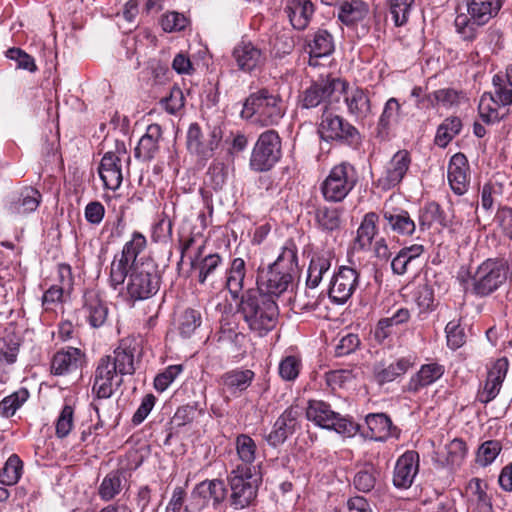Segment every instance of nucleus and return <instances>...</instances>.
I'll return each mask as SVG.
<instances>
[{"instance_id": "58", "label": "nucleus", "mask_w": 512, "mask_h": 512, "mask_svg": "<svg viewBox=\"0 0 512 512\" xmlns=\"http://www.w3.org/2000/svg\"><path fill=\"white\" fill-rule=\"evenodd\" d=\"M75 408L65 403L55 422V435L57 438H66L74 427Z\"/></svg>"}, {"instance_id": "3", "label": "nucleus", "mask_w": 512, "mask_h": 512, "mask_svg": "<svg viewBox=\"0 0 512 512\" xmlns=\"http://www.w3.org/2000/svg\"><path fill=\"white\" fill-rule=\"evenodd\" d=\"M510 266L504 257L487 258L471 274L470 293L486 298L498 291L508 280Z\"/></svg>"}, {"instance_id": "31", "label": "nucleus", "mask_w": 512, "mask_h": 512, "mask_svg": "<svg viewBox=\"0 0 512 512\" xmlns=\"http://www.w3.org/2000/svg\"><path fill=\"white\" fill-rule=\"evenodd\" d=\"M470 168L467 157L463 153L454 154L448 164L447 178L452 191L463 195L469 187Z\"/></svg>"}, {"instance_id": "23", "label": "nucleus", "mask_w": 512, "mask_h": 512, "mask_svg": "<svg viewBox=\"0 0 512 512\" xmlns=\"http://www.w3.org/2000/svg\"><path fill=\"white\" fill-rule=\"evenodd\" d=\"M141 355L139 342L133 337L120 340L118 346L110 357L112 366L118 371L120 377L133 375L136 371L135 359Z\"/></svg>"}, {"instance_id": "41", "label": "nucleus", "mask_w": 512, "mask_h": 512, "mask_svg": "<svg viewBox=\"0 0 512 512\" xmlns=\"http://www.w3.org/2000/svg\"><path fill=\"white\" fill-rule=\"evenodd\" d=\"M505 0H467V14L479 25H486L491 19L495 18Z\"/></svg>"}, {"instance_id": "1", "label": "nucleus", "mask_w": 512, "mask_h": 512, "mask_svg": "<svg viewBox=\"0 0 512 512\" xmlns=\"http://www.w3.org/2000/svg\"><path fill=\"white\" fill-rule=\"evenodd\" d=\"M237 313L252 334L265 337L276 328L280 312L275 300L250 288L242 292Z\"/></svg>"}, {"instance_id": "57", "label": "nucleus", "mask_w": 512, "mask_h": 512, "mask_svg": "<svg viewBox=\"0 0 512 512\" xmlns=\"http://www.w3.org/2000/svg\"><path fill=\"white\" fill-rule=\"evenodd\" d=\"M456 32L460 37L467 42H472L477 38L479 22L472 19L468 14H459L456 16L454 21Z\"/></svg>"}, {"instance_id": "43", "label": "nucleus", "mask_w": 512, "mask_h": 512, "mask_svg": "<svg viewBox=\"0 0 512 512\" xmlns=\"http://www.w3.org/2000/svg\"><path fill=\"white\" fill-rule=\"evenodd\" d=\"M335 50L333 35L326 29H318L307 39V52L310 57L321 58L331 55Z\"/></svg>"}, {"instance_id": "51", "label": "nucleus", "mask_w": 512, "mask_h": 512, "mask_svg": "<svg viewBox=\"0 0 512 512\" xmlns=\"http://www.w3.org/2000/svg\"><path fill=\"white\" fill-rule=\"evenodd\" d=\"M28 398L29 391L26 388H20L19 390L4 397L0 401V416L6 419L13 417Z\"/></svg>"}, {"instance_id": "15", "label": "nucleus", "mask_w": 512, "mask_h": 512, "mask_svg": "<svg viewBox=\"0 0 512 512\" xmlns=\"http://www.w3.org/2000/svg\"><path fill=\"white\" fill-rule=\"evenodd\" d=\"M232 57L238 69L247 74L262 72L267 62L265 49L250 40H241L233 48Z\"/></svg>"}, {"instance_id": "13", "label": "nucleus", "mask_w": 512, "mask_h": 512, "mask_svg": "<svg viewBox=\"0 0 512 512\" xmlns=\"http://www.w3.org/2000/svg\"><path fill=\"white\" fill-rule=\"evenodd\" d=\"M360 282V272L350 266H340L334 271L328 285L327 294L330 301L336 305L346 304Z\"/></svg>"}, {"instance_id": "20", "label": "nucleus", "mask_w": 512, "mask_h": 512, "mask_svg": "<svg viewBox=\"0 0 512 512\" xmlns=\"http://www.w3.org/2000/svg\"><path fill=\"white\" fill-rule=\"evenodd\" d=\"M78 313L91 328L98 329L105 325L109 308L107 302L97 290L86 289L83 293L82 305L78 309Z\"/></svg>"}, {"instance_id": "48", "label": "nucleus", "mask_w": 512, "mask_h": 512, "mask_svg": "<svg viewBox=\"0 0 512 512\" xmlns=\"http://www.w3.org/2000/svg\"><path fill=\"white\" fill-rule=\"evenodd\" d=\"M379 474V470L373 464H364L353 477L354 488L362 493L372 491L377 483Z\"/></svg>"}, {"instance_id": "24", "label": "nucleus", "mask_w": 512, "mask_h": 512, "mask_svg": "<svg viewBox=\"0 0 512 512\" xmlns=\"http://www.w3.org/2000/svg\"><path fill=\"white\" fill-rule=\"evenodd\" d=\"M509 368V361L506 357L497 359L488 370L487 378L476 394V401L488 404L494 400L502 387Z\"/></svg>"}, {"instance_id": "26", "label": "nucleus", "mask_w": 512, "mask_h": 512, "mask_svg": "<svg viewBox=\"0 0 512 512\" xmlns=\"http://www.w3.org/2000/svg\"><path fill=\"white\" fill-rule=\"evenodd\" d=\"M85 353L72 346L61 348L51 358L50 372L55 376H65L82 368L85 362Z\"/></svg>"}, {"instance_id": "6", "label": "nucleus", "mask_w": 512, "mask_h": 512, "mask_svg": "<svg viewBox=\"0 0 512 512\" xmlns=\"http://www.w3.org/2000/svg\"><path fill=\"white\" fill-rule=\"evenodd\" d=\"M162 283V274L158 264L151 257H147L128 277L126 284L127 300L135 303L155 296Z\"/></svg>"}, {"instance_id": "44", "label": "nucleus", "mask_w": 512, "mask_h": 512, "mask_svg": "<svg viewBox=\"0 0 512 512\" xmlns=\"http://www.w3.org/2000/svg\"><path fill=\"white\" fill-rule=\"evenodd\" d=\"M331 265L332 255L329 252L313 254L307 271V288L311 290L317 288L323 279V275L330 270Z\"/></svg>"}, {"instance_id": "28", "label": "nucleus", "mask_w": 512, "mask_h": 512, "mask_svg": "<svg viewBox=\"0 0 512 512\" xmlns=\"http://www.w3.org/2000/svg\"><path fill=\"white\" fill-rule=\"evenodd\" d=\"M367 432L366 438L377 442H385L389 438L399 439L401 429L395 426L386 413H369L365 416Z\"/></svg>"}, {"instance_id": "5", "label": "nucleus", "mask_w": 512, "mask_h": 512, "mask_svg": "<svg viewBox=\"0 0 512 512\" xmlns=\"http://www.w3.org/2000/svg\"><path fill=\"white\" fill-rule=\"evenodd\" d=\"M317 134L321 140L327 143L345 145L352 149H358L362 143L359 130L329 107L322 109L317 125Z\"/></svg>"}, {"instance_id": "9", "label": "nucleus", "mask_w": 512, "mask_h": 512, "mask_svg": "<svg viewBox=\"0 0 512 512\" xmlns=\"http://www.w3.org/2000/svg\"><path fill=\"white\" fill-rule=\"evenodd\" d=\"M282 158V139L274 129L263 131L254 144L249 166L255 172H267Z\"/></svg>"}, {"instance_id": "54", "label": "nucleus", "mask_w": 512, "mask_h": 512, "mask_svg": "<svg viewBox=\"0 0 512 512\" xmlns=\"http://www.w3.org/2000/svg\"><path fill=\"white\" fill-rule=\"evenodd\" d=\"M461 128L462 122L458 117L446 118L437 129L435 143L439 147H446L460 133Z\"/></svg>"}, {"instance_id": "39", "label": "nucleus", "mask_w": 512, "mask_h": 512, "mask_svg": "<svg viewBox=\"0 0 512 512\" xmlns=\"http://www.w3.org/2000/svg\"><path fill=\"white\" fill-rule=\"evenodd\" d=\"M246 273V262L241 257L233 258L226 268L224 284L234 300L241 297Z\"/></svg>"}, {"instance_id": "38", "label": "nucleus", "mask_w": 512, "mask_h": 512, "mask_svg": "<svg viewBox=\"0 0 512 512\" xmlns=\"http://www.w3.org/2000/svg\"><path fill=\"white\" fill-rule=\"evenodd\" d=\"M162 128L159 124L148 125L145 134L140 138L134 155L143 161L152 160L159 151V141L162 139Z\"/></svg>"}, {"instance_id": "10", "label": "nucleus", "mask_w": 512, "mask_h": 512, "mask_svg": "<svg viewBox=\"0 0 512 512\" xmlns=\"http://www.w3.org/2000/svg\"><path fill=\"white\" fill-rule=\"evenodd\" d=\"M259 480L255 473L247 472L239 467H232L227 474V483L230 488L229 504L239 510L252 505L258 494Z\"/></svg>"}, {"instance_id": "56", "label": "nucleus", "mask_w": 512, "mask_h": 512, "mask_svg": "<svg viewBox=\"0 0 512 512\" xmlns=\"http://www.w3.org/2000/svg\"><path fill=\"white\" fill-rule=\"evenodd\" d=\"M413 4L414 0H387L388 11L396 27L407 24Z\"/></svg>"}, {"instance_id": "63", "label": "nucleus", "mask_w": 512, "mask_h": 512, "mask_svg": "<svg viewBox=\"0 0 512 512\" xmlns=\"http://www.w3.org/2000/svg\"><path fill=\"white\" fill-rule=\"evenodd\" d=\"M122 383L123 379L121 377L119 380L114 382L109 379H104L103 377L94 376L92 393L98 400L108 399L114 394L115 390L122 385Z\"/></svg>"}, {"instance_id": "45", "label": "nucleus", "mask_w": 512, "mask_h": 512, "mask_svg": "<svg viewBox=\"0 0 512 512\" xmlns=\"http://www.w3.org/2000/svg\"><path fill=\"white\" fill-rule=\"evenodd\" d=\"M342 209L331 206H320L315 210L316 227L323 233L332 234L339 231L342 224Z\"/></svg>"}, {"instance_id": "50", "label": "nucleus", "mask_w": 512, "mask_h": 512, "mask_svg": "<svg viewBox=\"0 0 512 512\" xmlns=\"http://www.w3.org/2000/svg\"><path fill=\"white\" fill-rule=\"evenodd\" d=\"M24 469L23 461L17 454H11L0 469V483L12 486L19 482Z\"/></svg>"}, {"instance_id": "34", "label": "nucleus", "mask_w": 512, "mask_h": 512, "mask_svg": "<svg viewBox=\"0 0 512 512\" xmlns=\"http://www.w3.org/2000/svg\"><path fill=\"white\" fill-rule=\"evenodd\" d=\"M237 462L232 467H239V470H247V472H256L255 461L258 455V447L255 440L248 434H238L234 441Z\"/></svg>"}, {"instance_id": "25", "label": "nucleus", "mask_w": 512, "mask_h": 512, "mask_svg": "<svg viewBox=\"0 0 512 512\" xmlns=\"http://www.w3.org/2000/svg\"><path fill=\"white\" fill-rule=\"evenodd\" d=\"M300 414L298 406H290L285 409L275 421L270 433L265 436L268 445L276 448L282 445L289 436L293 435L298 426Z\"/></svg>"}, {"instance_id": "40", "label": "nucleus", "mask_w": 512, "mask_h": 512, "mask_svg": "<svg viewBox=\"0 0 512 512\" xmlns=\"http://www.w3.org/2000/svg\"><path fill=\"white\" fill-rule=\"evenodd\" d=\"M379 215L376 212H368L364 215L353 242L356 251H368L378 233Z\"/></svg>"}, {"instance_id": "14", "label": "nucleus", "mask_w": 512, "mask_h": 512, "mask_svg": "<svg viewBox=\"0 0 512 512\" xmlns=\"http://www.w3.org/2000/svg\"><path fill=\"white\" fill-rule=\"evenodd\" d=\"M295 276L284 271L276 270L272 267H258L256 276V288L260 293H264L277 300L281 295L293 290Z\"/></svg>"}, {"instance_id": "59", "label": "nucleus", "mask_w": 512, "mask_h": 512, "mask_svg": "<svg viewBox=\"0 0 512 512\" xmlns=\"http://www.w3.org/2000/svg\"><path fill=\"white\" fill-rule=\"evenodd\" d=\"M414 300L421 313L432 312L437 304L433 287L428 283L419 284L414 292Z\"/></svg>"}, {"instance_id": "60", "label": "nucleus", "mask_w": 512, "mask_h": 512, "mask_svg": "<svg viewBox=\"0 0 512 512\" xmlns=\"http://www.w3.org/2000/svg\"><path fill=\"white\" fill-rule=\"evenodd\" d=\"M5 56L16 62V68L26 70L30 73L38 71V66L33 56L21 48L12 47L5 52Z\"/></svg>"}, {"instance_id": "64", "label": "nucleus", "mask_w": 512, "mask_h": 512, "mask_svg": "<svg viewBox=\"0 0 512 512\" xmlns=\"http://www.w3.org/2000/svg\"><path fill=\"white\" fill-rule=\"evenodd\" d=\"M160 104L167 113L177 114L185 106L183 91L178 86H173L169 95L160 100Z\"/></svg>"}, {"instance_id": "62", "label": "nucleus", "mask_w": 512, "mask_h": 512, "mask_svg": "<svg viewBox=\"0 0 512 512\" xmlns=\"http://www.w3.org/2000/svg\"><path fill=\"white\" fill-rule=\"evenodd\" d=\"M183 365H169L163 371L159 372L154 378V388L156 391L164 392L174 380L183 372Z\"/></svg>"}, {"instance_id": "33", "label": "nucleus", "mask_w": 512, "mask_h": 512, "mask_svg": "<svg viewBox=\"0 0 512 512\" xmlns=\"http://www.w3.org/2000/svg\"><path fill=\"white\" fill-rule=\"evenodd\" d=\"M284 13L295 30L303 31L314 16L315 5L312 0H285Z\"/></svg>"}, {"instance_id": "30", "label": "nucleus", "mask_w": 512, "mask_h": 512, "mask_svg": "<svg viewBox=\"0 0 512 512\" xmlns=\"http://www.w3.org/2000/svg\"><path fill=\"white\" fill-rule=\"evenodd\" d=\"M131 473L128 469L120 467L111 470L102 479L98 486V496L104 502H110L114 500L124 488H129V478Z\"/></svg>"}, {"instance_id": "55", "label": "nucleus", "mask_w": 512, "mask_h": 512, "mask_svg": "<svg viewBox=\"0 0 512 512\" xmlns=\"http://www.w3.org/2000/svg\"><path fill=\"white\" fill-rule=\"evenodd\" d=\"M202 316L199 310L187 308L180 315L178 320V330L183 338H190L192 334L200 327Z\"/></svg>"}, {"instance_id": "7", "label": "nucleus", "mask_w": 512, "mask_h": 512, "mask_svg": "<svg viewBox=\"0 0 512 512\" xmlns=\"http://www.w3.org/2000/svg\"><path fill=\"white\" fill-rule=\"evenodd\" d=\"M306 418L322 429L335 431L347 438L354 437L360 431V425L352 417L334 411L331 405L323 400L308 401Z\"/></svg>"}, {"instance_id": "27", "label": "nucleus", "mask_w": 512, "mask_h": 512, "mask_svg": "<svg viewBox=\"0 0 512 512\" xmlns=\"http://www.w3.org/2000/svg\"><path fill=\"white\" fill-rule=\"evenodd\" d=\"M338 92L344 95L348 115L356 121H363L372 114L370 92L366 88L355 86Z\"/></svg>"}, {"instance_id": "11", "label": "nucleus", "mask_w": 512, "mask_h": 512, "mask_svg": "<svg viewBox=\"0 0 512 512\" xmlns=\"http://www.w3.org/2000/svg\"><path fill=\"white\" fill-rule=\"evenodd\" d=\"M228 490L220 478L205 479L194 486L190 495V504L184 512H201L209 507L218 509L227 499Z\"/></svg>"}, {"instance_id": "17", "label": "nucleus", "mask_w": 512, "mask_h": 512, "mask_svg": "<svg viewBox=\"0 0 512 512\" xmlns=\"http://www.w3.org/2000/svg\"><path fill=\"white\" fill-rule=\"evenodd\" d=\"M255 372L251 369L236 367L230 369L218 378V387L225 401L239 398L252 385Z\"/></svg>"}, {"instance_id": "8", "label": "nucleus", "mask_w": 512, "mask_h": 512, "mask_svg": "<svg viewBox=\"0 0 512 512\" xmlns=\"http://www.w3.org/2000/svg\"><path fill=\"white\" fill-rule=\"evenodd\" d=\"M349 82L340 77H333L331 74L320 75L317 80L303 90L298 99V107L300 109H313L320 105L329 107L330 98L334 92L344 91L348 88Z\"/></svg>"}, {"instance_id": "2", "label": "nucleus", "mask_w": 512, "mask_h": 512, "mask_svg": "<svg viewBox=\"0 0 512 512\" xmlns=\"http://www.w3.org/2000/svg\"><path fill=\"white\" fill-rule=\"evenodd\" d=\"M285 114L286 105L282 96L267 87L250 93L240 112L242 119L260 127L277 126Z\"/></svg>"}, {"instance_id": "4", "label": "nucleus", "mask_w": 512, "mask_h": 512, "mask_svg": "<svg viewBox=\"0 0 512 512\" xmlns=\"http://www.w3.org/2000/svg\"><path fill=\"white\" fill-rule=\"evenodd\" d=\"M360 181V172L351 162L344 160L332 166L320 183V192L328 203H341Z\"/></svg>"}, {"instance_id": "52", "label": "nucleus", "mask_w": 512, "mask_h": 512, "mask_svg": "<svg viewBox=\"0 0 512 512\" xmlns=\"http://www.w3.org/2000/svg\"><path fill=\"white\" fill-rule=\"evenodd\" d=\"M499 106L500 103L491 93H484L478 105V112L482 121L486 124L499 122L503 117L499 113Z\"/></svg>"}, {"instance_id": "46", "label": "nucleus", "mask_w": 512, "mask_h": 512, "mask_svg": "<svg viewBox=\"0 0 512 512\" xmlns=\"http://www.w3.org/2000/svg\"><path fill=\"white\" fill-rule=\"evenodd\" d=\"M295 276L298 270V248L293 239H287L276 260L268 265Z\"/></svg>"}, {"instance_id": "36", "label": "nucleus", "mask_w": 512, "mask_h": 512, "mask_svg": "<svg viewBox=\"0 0 512 512\" xmlns=\"http://www.w3.org/2000/svg\"><path fill=\"white\" fill-rule=\"evenodd\" d=\"M415 365V357L408 355L397 358L389 365L377 364L373 370L375 381L379 385L390 383L403 376Z\"/></svg>"}, {"instance_id": "42", "label": "nucleus", "mask_w": 512, "mask_h": 512, "mask_svg": "<svg viewBox=\"0 0 512 512\" xmlns=\"http://www.w3.org/2000/svg\"><path fill=\"white\" fill-rule=\"evenodd\" d=\"M401 114L402 106L398 99L395 97L389 98L385 102L382 113L377 122V137L382 140L388 138L392 125L399 121Z\"/></svg>"}, {"instance_id": "47", "label": "nucleus", "mask_w": 512, "mask_h": 512, "mask_svg": "<svg viewBox=\"0 0 512 512\" xmlns=\"http://www.w3.org/2000/svg\"><path fill=\"white\" fill-rule=\"evenodd\" d=\"M435 223L442 227H447L448 221L446 219V214L437 202H427L420 207L418 211L419 229L420 231H426Z\"/></svg>"}, {"instance_id": "53", "label": "nucleus", "mask_w": 512, "mask_h": 512, "mask_svg": "<svg viewBox=\"0 0 512 512\" xmlns=\"http://www.w3.org/2000/svg\"><path fill=\"white\" fill-rule=\"evenodd\" d=\"M503 449V445L499 440H486L477 449L475 462L480 467L491 465L499 456Z\"/></svg>"}, {"instance_id": "12", "label": "nucleus", "mask_w": 512, "mask_h": 512, "mask_svg": "<svg viewBox=\"0 0 512 512\" xmlns=\"http://www.w3.org/2000/svg\"><path fill=\"white\" fill-rule=\"evenodd\" d=\"M130 154L123 141H116L114 150L107 151L98 166L104 189L116 191L123 181L122 162L130 163Z\"/></svg>"}, {"instance_id": "16", "label": "nucleus", "mask_w": 512, "mask_h": 512, "mask_svg": "<svg viewBox=\"0 0 512 512\" xmlns=\"http://www.w3.org/2000/svg\"><path fill=\"white\" fill-rule=\"evenodd\" d=\"M412 163L411 153L402 149L397 151L384 166L375 186L381 191H389L397 187L405 178Z\"/></svg>"}, {"instance_id": "22", "label": "nucleus", "mask_w": 512, "mask_h": 512, "mask_svg": "<svg viewBox=\"0 0 512 512\" xmlns=\"http://www.w3.org/2000/svg\"><path fill=\"white\" fill-rule=\"evenodd\" d=\"M420 455L416 450H407L400 455L394 465L392 483L396 489H409L419 473Z\"/></svg>"}, {"instance_id": "61", "label": "nucleus", "mask_w": 512, "mask_h": 512, "mask_svg": "<svg viewBox=\"0 0 512 512\" xmlns=\"http://www.w3.org/2000/svg\"><path fill=\"white\" fill-rule=\"evenodd\" d=\"M496 100L503 106L512 104V83L506 75L495 74L492 79Z\"/></svg>"}, {"instance_id": "35", "label": "nucleus", "mask_w": 512, "mask_h": 512, "mask_svg": "<svg viewBox=\"0 0 512 512\" xmlns=\"http://www.w3.org/2000/svg\"><path fill=\"white\" fill-rule=\"evenodd\" d=\"M444 373V365H441L437 362L423 364L420 369L411 376L405 386V391L417 394L422 389L438 381L444 375Z\"/></svg>"}, {"instance_id": "37", "label": "nucleus", "mask_w": 512, "mask_h": 512, "mask_svg": "<svg viewBox=\"0 0 512 512\" xmlns=\"http://www.w3.org/2000/svg\"><path fill=\"white\" fill-rule=\"evenodd\" d=\"M147 257H140L139 262L131 260V258L121 250L120 253L114 255L110 264L109 285L113 290H118L129 277L136 265H140Z\"/></svg>"}, {"instance_id": "32", "label": "nucleus", "mask_w": 512, "mask_h": 512, "mask_svg": "<svg viewBox=\"0 0 512 512\" xmlns=\"http://www.w3.org/2000/svg\"><path fill=\"white\" fill-rule=\"evenodd\" d=\"M369 5L362 0L344 1L338 11V19L347 27L358 24L367 32L370 27Z\"/></svg>"}, {"instance_id": "49", "label": "nucleus", "mask_w": 512, "mask_h": 512, "mask_svg": "<svg viewBox=\"0 0 512 512\" xmlns=\"http://www.w3.org/2000/svg\"><path fill=\"white\" fill-rule=\"evenodd\" d=\"M303 369L300 354H289L281 358L278 364L279 377L285 382H295Z\"/></svg>"}, {"instance_id": "18", "label": "nucleus", "mask_w": 512, "mask_h": 512, "mask_svg": "<svg viewBox=\"0 0 512 512\" xmlns=\"http://www.w3.org/2000/svg\"><path fill=\"white\" fill-rule=\"evenodd\" d=\"M380 213L384 220L383 229L387 233L391 232L394 236L406 238L415 234L417 230L415 220L406 209L384 203Z\"/></svg>"}, {"instance_id": "29", "label": "nucleus", "mask_w": 512, "mask_h": 512, "mask_svg": "<svg viewBox=\"0 0 512 512\" xmlns=\"http://www.w3.org/2000/svg\"><path fill=\"white\" fill-rule=\"evenodd\" d=\"M200 126L198 123H192L187 131V148L190 152L197 154L203 159L213 156L214 151L219 146L222 139V131L219 127H214L206 140V144L199 142Z\"/></svg>"}, {"instance_id": "19", "label": "nucleus", "mask_w": 512, "mask_h": 512, "mask_svg": "<svg viewBox=\"0 0 512 512\" xmlns=\"http://www.w3.org/2000/svg\"><path fill=\"white\" fill-rule=\"evenodd\" d=\"M463 497L467 512H494L493 495L484 479L471 478L465 485Z\"/></svg>"}, {"instance_id": "21", "label": "nucleus", "mask_w": 512, "mask_h": 512, "mask_svg": "<svg viewBox=\"0 0 512 512\" xmlns=\"http://www.w3.org/2000/svg\"><path fill=\"white\" fill-rule=\"evenodd\" d=\"M42 194L32 186H24L12 192L5 200L4 209L11 216H24L37 210Z\"/></svg>"}]
</instances>
